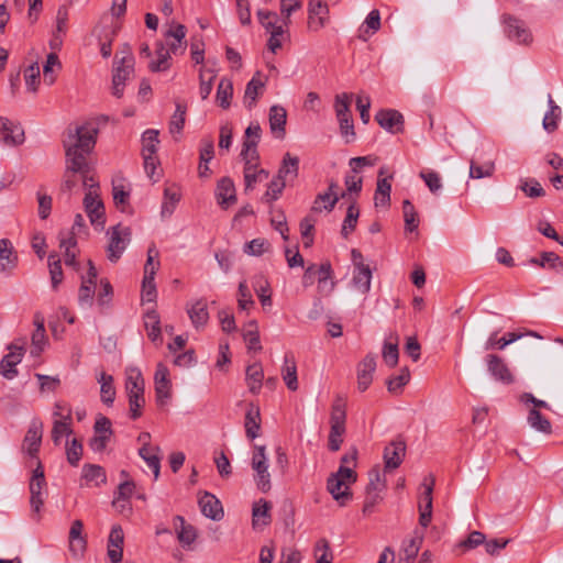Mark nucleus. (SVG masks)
I'll return each instance as SVG.
<instances>
[{"mask_svg":"<svg viewBox=\"0 0 563 563\" xmlns=\"http://www.w3.org/2000/svg\"><path fill=\"white\" fill-rule=\"evenodd\" d=\"M97 133V128L91 123L76 126L74 131H69L64 141L67 162L63 181L64 190L74 191L79 181L84 186L85 175H93L86 155L95 147Z\"/></svg>","mask_w":563,"mask_h":563,"instance_id":"nucleus-1","label":"nucleus"},{"mask_svg":"<svg viewBox=\"0 0 563 563\" xmlns=\"http://www.w3.org/2000/svg\"><path fill=\"white\" fill-rule=\"evenodd\" d=\"M84 189L86 190L84 198L85 211L93 227L103 229L106 222L104 206L99 194V181L95 175H85Z\"/></svg>","mask_w":563,"mask_h":563,"instance_id":"nucleus-2","label":"nucleus"},{"mask_svg":"<svg viewBox=\"0 0 563 563\" xmlns=\"http://www.w3.org/2000/svg\"><path fill=\"white\" fill-rule=\"evenodd\" d=\"M355 481L356 473L352 467L341 465L338 472L328 478L327 489L341 506H344L352 497L349 485Z\"/></svg>","mask_w":563,"mask_h":563,"instance_id":"nucleus-3","label":"nucleus"},{"mask_svg":"<svg viewBox=\"0 0 563 563\" xmlns=\"http://www.w3.org/2000/svg\"><path fill=\"white\" fill-rule=\"evenodd\" d=\"M252 470L255 472L254 482L257 488L267 493L272 488L271 474L268 472V459L266 456L265 445H254L252 460Z\"/></svg>","mask_w":563,"mask_h":563,"instance_id":"nucleus-4","label":"nucleus"},{"mask_svg":"<svg viewBox=\"0 0 563 563\" xmlns=\"http://www.w3.org/2000/svg\"><path fill=\"white\" fill-rule=\"evenodd\" d=\"M107 234L109 235L107 257L110 262L115 263L131 241V229L119 223L110 228Z\"/></svg>","mask_w":563,"mask_h":563,"instance_id":"nucleus-5","label":"nucleus"},{"mask_svg":"<svg viewBox=\"0 0 563 563\" xmlns=\"http://www.w3.org/2000/svg\"><path fill=\"white\" fill-rule=\"evenodd\" d=\"M351 98L352 93L343 92L336 95L334 100V110L340 124V131L346 137V142H350L355 136L350 110Z\"/></svg>","mask_w":563,"mask_h":563,"instance_id":"nucleus-6","label":"nucleus"},{"mask_svg":"<svg viewBox=\"0 0 563 563\" xmlns=\"http://www.w3.org/2000/svg\"><path fill=\"white\" fill-rule=\"evenodd\" d=\"M25 339H19L8 345L9 353L0 362V374L5 379H13L18 376L16 365L21 363L25 354Z\"/></svg>","mask_w":563,"mask_h":563,"instance_id":"nucleus-7","label":"nucleus"},{"mask_svg":"<svg viewBox=\"0 0 563 563\" xmlns=\"http://www.w3.org/2000/svg\"><path fill=\"white\" fill-rule=\"evenodd\" d=\"M115 56L114 70L112 76V95L117 98L123 96L125 81L130 78L134 70V58L130 53L117 60Z\"/></svg>","mask_w":563,"mask_h":563,"instance_id":"nucleus-8","label":"nucleus"},{"mask_svg":"<svg viewBox=\"0 0 563 563\" xmlns=\"http://www.w3.org/2000/svg\"><path fill=\"white\" fill-rule=\"evenodd\" d=\"M257 18L260 23L264 26V29L271 34L267 46L272 53H276L277 49L282 47L283 38L285 34V24H275L273 21H267L268 18L278 19L276 12H272L268 10H258Z\"/></svg>","mask_w":563,"mask_h":563,"instance_id":"nucleus-9","label":"nucleus"},{"mask_svg":"<svg viewBox=\"0 0 563 563\" xmlns=\"http://www.w3.org/2000/svg\"><path fill=\"white\" fill-rule=\"evenodd\" d=\"M46 486V481L44 476V471L41 462H38L37 467L33 471V475L30 481V504L32 511L36 515L40 514L41 507L44 504L43 499V489Z\"/></svg>","mask_w":563,"mask_h":563,"instance_id":"nucleus-10","label":"nucleus"},{"mask_svg":"<svg viewBox=\"0 0 563 563\" xmlns=\"http://www.w3.org/2000/svg\"><path fill=\"white\" fill-rule=\"evenodd\" d=\"M434 479L432 477L424 478L421 487L423 492L419 497V523L421 527L427 528L432 519V493H433Z\"/></svg>","mask_w":563,"mask_h":563,"instance_id":"nucleus-11","label":"nucleus"},{"mask_svg":"<svg viewBox=\"0 0 563 563\" xmlns=\"http://www.w3.org/2000/svg\"><path fill=\"white\" fill-rule=\"evenodd\" d=\"M308 27L318 32L324 27L329 19V8L324 0H310L308 5Z\"/></svg>","mask_w":563,"mask_h":563,"instance_id":"nucleus-12","label":"nucleus"},{"mask_svg":"<svg viewBox=\"0 0 563 563\" xmlns=\"http://www.w3.org/2000/svg\"><path fill=\"white\" fill-rule=\"evenodd\" d=\"M69 552L75 559L82 558L87 549V537L84 534V523L77 519L71 522L68 533Z\"/></svg>","mask_w":563,"mask_h":563,"instance_id":"nucleus-13","label":"nucleus"},{"mask_svg":"<svg viewBox=\"0 0 563 563\" xmlns=\"http://www.w3.org/2000/svg\"><path fill=\"white\" fill-rule=\"evenodd\" d=\"M338 188L339 185L334 180H331L329 183L328 190L316 196L310 209L311 213H318L322 211L331 212L341 198V196L338 195Z\"/></svg>","mask_w":563,"mask_h":563,"instance_id":"nucleus-14","label":"nucleus"},{"mask_svg":"<svg viewBox=\"0 0 563 563\" xmlns=\"http://www.w3.org/2000/svg\"><path fill=\"white\" fill-rule=\"evenodd\" d=\"M504 23L506 25L505 32L508 38L526 45H529L532 42V35L522 21L507 15L504 18Z\"/></svg>","mask_w":563,"mask_h":563,"instance_id":"nucleus-15","label":"nucleus"},{"mask_svg":"<svg viewBox=\"0 0 563 563\" xmlns=\"http://www.w3.org/2000/svg\"><path fill=\"white\" fill-rule=\"evenodd\" d=\"M43 435V423L33 419L23 440V450L32 457H36Z\"/></svg>","mask_w":563,"mask_h":563,"instance_id":"nucleus-16","label":"nucleus"},{"mask_svg":"<svg viewBox=\"0 0 563 563\" xmlns=\"http://www.w3.org/2000/svg\"><path fill=\"white\" fill-rule=\"evenodd\" d=\"M375 120L377 123L390 133H398L402 131L404 126V117L402 114L394 109H383L379 110Z\"/></svg>","mask_w":563,"mask_h":563,"instance_id":"nucleus-17","label":"nucleus"},{"mask_svg":"<svg viewBox=\"0 0 563 563\" xmlns=\"http://www.w3.org/2000/svg\"><path fill=\"white\" fill-rule=\"evenodd\" d=\"M154 383L157 400L163 404L164 400L170 398L172 395L169 371L163 363H158L156 366Z\"/></svg>","mask_w":563,"mask_h":563,"instance_id":"nucleus-18","label":"nucleus"},{"mask_svg":"<svg viewBox=\"0 0 563 563\" xmlns=\"http://www.w3.org/2000/svg\"><path fill=\"white\" fill-rule=\"evenodd\" d=\"M376 369V358L373 354L366 355L357 365V388L365 391L373 380Z\"/></svg>","mask_w":563,"mask_h":563,"instance_id":"nucleus-19","label":"nucleus"},{"mask_svg":"<svg viewBox=\"0 0 563 563\" xmlns=\"http://www.w3.org/2000/svg\"><path fill=\"white\" fill-rule=\"evenodd\" d=\"M262 135V129L258 122H252L245 130L243 148L241 156H252L258 158L257 144Z\"/></svg>","mask_w":563,"mask_h":563,"instance_id":"nucleus-20","label":"nucleus"},{"mask_svg":"<svg viewBox=\"0 0 563 563\" xmlns=\"http://www.w3.org/2000/svg\"><path fill=\"white\" fill-rule=\"evenodd\" d=\"M124 533L120 526H113L108 539V558L111 563H119L123 555Z\"/></svg>","mask_w":563,"mask_h":563,"instance_id":"nucleus-21","label":"nucleus"},{"mask_svg":"<svg viewBox=\"0 0 563 563\" xmlns=\"http://www.w3.org/2000/svg\"><path fill=\"white\" fill-rule=\"evenodd\" d=\"M486 363L489 374L498 382L504 384H510L514 377L504 362V360L496 354H488L486 356Z\"/></svg>","mask_w":563,"mask_h":563,"instance_id":"nucleus-22","label":"nucleus"},{"mask_svg":"<svg viewBox=\"0 0 563 563\" xmlns=\"http://www.w3.org/2000/svg\"><path fill=\"white\" fill-rule=\"evenodd\" d=\"M0 131L3 143L7 145L14 146L24 142L23 129L7 118L0 117Z\"/></svg>","mask_w":563,"mask_h":563,"instance_id":"nucleus-23","label":"nucleus"},{"mask_svg":"<svg viewBox=\"0 0 563 563\" xmlns=\"http://www.w3.org/2000/svg\"><path fill=\"white\" fill-rule=\"evenodd\" d=\"M216 198L222 209H228L235 203V186L231 178L223 177L217 184Z\"/></svg>","mask_w":563,"mask_h":563,"instance_id":"nucleus-24","label":"nucleus"},{"mask_svg":"<svg viewBox=\"0 0 563 563\" xmlns=\"http://www.w3.org/2000/svg\"><path fill=\"white\" fill-rule=\"evenodd\" d=\"M406 453V444L401 440H395L390 442L384 450V461H385V467L387 470H395L397 468Z\"/></svg>","mask_w":563,"mask_h":563,"instance_id":"nucleus-25","label":"nucleus"},{"mask_svg":"<svg viewBox=\"0 0 563 563\" xmlns=\"http://www.w3.org/2000/svg\"><path fill=\"white\" fill-rule=\"evenodd\" d=\"M269 129L276 139L283 140L286 134L287 112L284 107L275 104L269 109Z\"/></svg>","mask_w":563,"mask_h":563,"instance_id":"nucleus-26","label":"nucleus"},{"mask_svg":"<svg viewBox=\"0 0 563 563\" xmlns=\"http://www.w3.org/2000/svg\"><path fill=\"white\" fill-rule=\"evenodd\" d=\"M34 325L35 330L32 333V347L30 354L33 357H38L44 351L45 344L47 342L44 327V317L42 314L36 313L34 316Z\"/></svg>","mask_w":563,"mask_h":563,"instance_id":"nucleus-27","label":"nucleus"},{"mask_svg":"<svg viewBox=\"0 0 563 563\" xmlns=\"http://www.w3.org/2000/svg\"><path fill=\"white\" fill-rule=\"evenodd\" d=\"M187 30L185 25L180 23H173L169 30L165 33V38L169 48H167L170 53L177 54L178 52L183 53L185 51L184 40L186 37Z\"/></svg>","mask_w":563,"mask_h":563,"instance_id":"nucleus-28","label":"nucleus"},{"mask_svg":"<svg viewBox=\"0 0 563 563\" xmlns=\"http://www.w3.org/2000/svg\"><path fill=\"white\" fill-rule=\"evenodd\" d=\"M266 85V79L260 71H256L252 79L247 82L244 92V104L246 108L252 109L256 103L258 96L262 93Z\"/></svg>","mask_w":563,"mask_h":563,"instance_id":"nucleus-29","label":"nucleus"},{"mask_svg":"<svg viewBox=\"0 0 563 563\" xmlns=\"http://www.w3.org/2000/svg\"><path fill=\"white\" fill-rule=\"evenodd\" d=\"M199 506L201 512L212 519V520H221L223 517V509L220 500L210 493H205L199 498Z\"/></svg>","mask_w":563,"mask_h":563,"instance_id":"nucleus-30","label":"nucleus"},{"mask_svg":"<svg viewBox=\"0 0 563 563\" xmlns=\"http://www.w3.org/2000/svg\"><path fill=\"white\" fill-rule=\"evenodd\" d=\"M144 327L147 332L148 339L155 344H162V329L158 312L153 308L144 313Z\"/></svg>","mask_w":563,"mask_h":563,"instance_id":"nucleus-31","label":"nucleus"},{"mask_svg":"<svg viewBox=\"0 0 563 563\" xmlns=\"http://www.w3.org/2000/svg\"><path fill=\"white\" fill-rule=\"evenodd\" d=\"M81 478L85 481L81 486H90L91 484L100 486L107 482L104 468L97 464H85L82 466Z\"/></svg>","mask_w":563,"mask_h":563,"instance_id":"nucleus-32","label":"nucleus"},{"mask_svg":"<svg viewBox=\"0 0 563 563\" xmlns=\"http://www.w3.org/2000/svg\"><path fill=\"white\" fill-rule=\"evenodd\" d=\"M77 241L74 236H64V232L59 233V247L65 251L64 261L67 266H70L75 269L79 268V264L77 262V252H76Z\"/></svg>","mask_w":563,"mask_h":563,"instance_id":"nucleus-33","label":"nucleus"},{"mask_svg":"<svg viewBox=\"0 0 563 563\" xmlns=\"http://www.w3.org/2000/svg\"><path fill=\"white\" fill-rule=\"evenodd\" d=\"M187 312L196 329L203 327L208 322L209 313L207 309V301L205 299H199L188 306Z\"/></svg>","mask_w":563,"mask_h":563,"instance_id":"nucleus-34","label":"nucleus"},{"mask_svg":"<svg viewBox=\"0 0 563 563\" xmlns=\"http://www.w3.org/2000/svg\"><path fill=\"white\" fill-rule=\"evenodd\" d=\"M244 427L245 434L250 440H254L260 435L261 415L257 406H254L253 404L250 405V408L245 413Z\"/></svg>","mask_w":563,"mask_h":563,"instance_id":"nucleus-35","label":"nucleus"},{"mask_svg":"<svg viewBox=\"0 0 563 563\" xmlns=\"http://www.w3.org/2000/svg\"><path fill=\"white\" fill-rule=\"evenodd\" d=\"M298 170L299 158L286 153L276 176L287 183L288 180H294L298 176Z\"/></svg>","mask_w":563,"mask_h":563,"instance_id":"nucleus-36","label":"nucleus"},{"mask_svg":"<svg viewBox=\"0 0 563 563\" xmlns=\"http://www.w3.org/2000/svg\"><path fill=\"white\" fill-rule=\"evenodd\" d=\"M174 520L178 541L184 547L194 543L197 538L196 529L191 525L186 523L184 517L181 516H176Z\"/></svg>","mask_w":563,"mask_h":563,"instance_id":"nucleus-37","label":"nucleus"},{"mask_svg":"<svg viewBox=\"0 0 563 563\" xmlns=\"http://www.w3.org/2000/svg\"><path fill=\"white\" fill-rule=\"evenodd\" d=\"M161 448L154 445L152 449L140 448L139 455L147 464L157 479L161 473Z\"/></svg>","mask_w":563,"mask_h":563,"instance_id":"nucleus-38","label":"nucleus"},{"mask_svg":"<svg viewBox=\"0 0 563 563\" xmlns=\"http://www.w3.org/2000/svg\"><path fill=\"white\" fill-rule=\"evenodd\" d=\"M264 379L263 367L260 363H254L249 365L245 372V380L249 387V390L256 395L260 393Z\"/></svg>","mask_w":563,"mask_h":563,"instance_id":"nucleus-39","label":"nucleus"},{"mask_svg":"<svg viewBox=\"0 0 563 563\" xmlns=\"http://www.w3.org/2000/svg\"><path fill=\"white\" fill-rule=\"evenodd\" d=\"M18 263V256L13 253L10 240H0V267L2 272L12 271Z\"/></svg>","mask_w":563,"mask_h":563,"instance_id":"nucleus-40","label":"nucleus"},{"mask_svg":"<svg viewBox=\"0 0 563 563\" xmlns=\"http://www.w3.org/2000/svg\"><path fill=\"white\" fill-rule=\"evenodd\" d=\"M271 503L265 499H260L254 504L252 510V523L254 528L267 526L271 522Z\"/></svg>","mask_w":563,"mask_h":563,"instance_id":"nucleus-41","label":"nucleus"},{"mask_svg":"<svg viewBox=\"0 0 563 563\" xmlns=\"http://www.w3.org/2000/svg\"><path fill=\"white\" fill-rule=\"evenodd\" d=\"M548 106L549 110L544 114L542 125L547 132L552 133L559 126V121L561 119V109L555 103L551 95L548 96Z\"/></svg>","mask_w":563,"mask_h":563,"instance_id":"nucleus-42","label":"nucleus"},{"mask_svg":"<svg viewBox=\"0 0 563 563\" xmlns=\"http://www.w3.org/2000/svg\"><path fill=\"white\" fill-rule=\"evenodd\" d=\"M422 539L423 534H418L416 532V536L413 538H411L408 541H405L398 563H413L416 556L419 553Z\"/></svg>","mask_w":563,"mask_h":563,"instance_id":"nucleus-43","label":"nucleus"},{"mask_svg":"<svg viewBox=\"0 0 563 563\" xmlns=\"http://www.w3.org/2000/svg\"><path fill=\"white\" fill-rule=\"evenodd\" d=\"M316 275L320 291L331 292L334 289L333 271L329 262L322 263L320 266L316 265Z\"/></svg>","mask_w":563,"mask_h":563,"instance_id":"nucleus-44","label":"nucleus"},{"mask_svg":"<svg viewBox=\"0 0 563 563\" xmlns=\"http://www.w3.org/2000/svg\"><path fill=\"white\" fill-rule=\"evenodd\" d=\"M527 422L528 424L534 429L536 431L543 433V434H551L552 433V424L549 419H547L540 410H537L536 408H531L527 416Z\"/></svg>","mask_w":563,"mask_h":563,"instance_id":"nucleus-45","label":"nucleus"},{"mask_svg":"<svg viewBox=\"0 0 563 563\" xmlns=\"http://www.w3.org/2000/svg\"><path fill=\"white\" fill-rule=\"evenodd\" d=\"M282 376L288 389L291 391L298 389L297 366L294 356L285 355Z\"/></svg>","mask_w":563,"mask_h":563,"instance_id":"nucleus-46","label":"nucleus"},{"mask_svg":"<svg viewBox=\"0 0 563 563\" xmlns=\"http://www.w3.org/2000/svg\"><path fill=\"white\" fill-rule=\"evenodd\" d=\"M97 379L100 384L101 401L108 406L112 405L115 398L113 377L106 372H101Z\"/></svg>","mask_w":563,"mask_h":563,"instance_id":"nucleus-47","label":"nucleus"},{"mask_svg":"<svg viewBox=\"0 0 563 563\" xmlns=\"http://www.w3.org/2000/svg\"><path fill=\"white\" fill-rule=\"evenodd\" d=\"M391 185L387 178H378L374 195L375 207L387 208L390 205Z\"/></svg>","mask_w":563,"mask_h":563,"instance_id":"nucleus-48","label":"nucleus"},{"mask_svg":"<svg viewBox=\"0 0 563 563\" xmlns=\"http://www.w3.org/2000/svg\"><path fill=\"white\" fill-rule=\"evenodd\" d=\"M372 271L369 267L354 268L352 284L361 294H367L371 289Z\"/></svg>","mask_w":563,"mask_h":563,"instance_id":"nucleus-49","label":"nucleus"},{"mask_svg":"<svg viewBox=\"0 0 563 563\" xmlns=\"http://www.w3.org/2000/svg\"><path fill=\"white\" fill-rule=\"evenodd\" d=\"M243 339L250 351L258 352L262 350L258 325L255 320H251L245 324L243 330Z\"/></svg>","mask_w":563,"mask_h":563,"instance_id":"nucleus-50","label":"nucleus"},{"mask_svg":"<svg viewBox=\"0 0 563 563\" xmlns=\"http://www.w3.org/2000/svg\"><path fill=\"white\" fill-rule=\"evenodd\" d=\"M156 59L152 60L148 64V68L153 73L167 70L170 66V52L165 47V45L159 42L156 44Z\"/></svg>","mask_w":563,"mask_h":563,"instance_id":"nucleus-51","label":"nucleus"},{"mask_svg":"<svg viewBox=\"0 0 563 563\" xmlns=\"http://www.w3.org/2000/svg\"><path fill=\"white\" fill-rule=\"evenodd\" d=\"M358 217L360 209L354 199L346 210V216L342 224L341 234L344 239H347L349 235L355 230Z\"/></svg>","mask_w":563,"mask_h":563,"instance_id":"nucleus-52","label":"nucleus"},{"mask_svg":"<svg viewBox=\"0 0 563 563\" xmlns=\"http://www.w3.org/2000/svg\"><path fill=\"white\" fill-rule=\"evenodd\" d=\"M233 96V85L232 81L228 78H222L218 85L217 89V103L222 109H228L231 106V99Z\"/></svg>","mask_w":563,"mask_h":563,"instance_id":"nucleus-53","label":"nucleus"},{"mask_svg":"<svg viewBox=\"0 0 563 563\" xmlns=\"http://www.w3.org/2000/svg\"><path fill=\"white\" fill-rule=\"evenodd\" d=\"M380 29V13L377 9L372 10L361 26L360 37L364 41Z\"/></svg>","mask_w":563,"mask_h":563,"instance_id":"nucleus-54","label":"nucleus"},{"mask_svg":"<svg viewBox=\"0 0 563 563\" xmlns=\"http://www.w3.org/2000/svg\"><path fill=\"white\" fill-rule=\"evenodd\" d=\"M399 352H398V338L389 336L385 340L383 346V358L384 362L389 367H395L398 363Z\"/></svg>","mask_w":563,"mask_h":563,"instance_id":"nucleus-55","label":"nucleus"},{"mask_svg":"<svg viewBox=\"0 0 563 563\" xmlns=\"http://www.w3.org/2000/svg\"><path fill=\"white\" fill-rule=\"evenodd\" d=\"M158 130L148 129L142 134V156L156 155L158 140Z\"/></svg>","mask_w":563,"mask_h":563,"instance_id":"nucleus-56","label":"nucleus"},{"mask_svg":"<svg viewBox=\"0 0 563 563\" xmlns=\"http://www.w3.org/2000/svg\"><path fill=\"white\" fill-rule=\"evenodd\" d=\"M244 159V181L245 189H252L254 185L257 183V161L258 158H253L252 156H242Z\"/></svg>","mask_w":563,"mask_h":563,"instance_id":"nucleus-57","label":"nucleus"},{"mask_svg":"<svg viewBox=\"0 0 563 563\" xmlns=\"http://www.w3.org/2000/svg\"><path fill=\"white\" fill-rule=\"evenodd\" d=\"M495 173V163L493 161L486 162L482 165L477 164L474 159L470 162V178L482 179L492 177Z\"/></svg>","mask_w":563,"mask_h":563,"instance_id":"nucleus-58","label":"nucleus"},{"mask_svg":"<svg viewBox=\"0 0 563 563\" xmlns=\"http://www.w3.org/2000/svg\"><path fill=\"white\" fill-rule=\"evenodd\" d=\"M159 252L155 244H151L147 250V258L144 265V277L155 278L161 263L158 260Z\"/></svg>","mask_w":563,"mask_h":563,"instance_id":"nucleus-59","label":"nucleus"},{"mask_svg":"<svg viewBox=\"0 0 563 563\" xmlns=\"http://www.w3.org/2000/svg\"><path fill=\"white\" fill-rule=\"evenodd\" d=\"M522 335L516 332H509L505 336L497 339V332H494L485 343V350H493L498 347L499 350L505 349L510 343L519 340Z\"/></svg>","mask_w":563,"mask_h":563,"instance_id":"nucleus-60","label":"nucleus"},{"mask_svg":"<svg viewBox=\"0 0 563 563\" xmlns=\"http://www.w3.org/2000/svg\"><path fill=\"white\" fill-rule=\"evenodd\" d=\"M101 289L97 296V305L100 313L106 312L110 308V303L113 296V289L111 284L107 279L100 282Z\"/></svg>","mask_w":563,"mask_h":563,"instance_id":"nucleus-61","label":"nucleus"},{"mask_svg":"<svg viewBox=\"0 0 563 563\" xmlns=\"http://www.w3.org/2000/svg\"><path fill=\"white\" fill-rule=\"evenodd\" d=\"M71 432V420H54L51 435L55 445H59L63 437H68Z\"/></svg>","mask_w":563,"mask_h":563,"instance_id":"nucleus-62","label":"nucleus"},{"mask_svg":"<svg viewBox=\"0 0 563 563\" xmlns=\"http://www.w3.org/2000/svg\"><path fill=\"white\" fill-rule=\"evenodd\" d=\"M345 402L342 398L338 397L332 405L330 424L331 427H345Z\"/></svg>","mask_w":563,"mask_h":563,"instance_id":"nucleus-63","label":"nucleus"},{"mask_svg":"<svg viewBox=\"0 0 563 563\" xmlns=\"http://www.w3.org/2000/svg\"><path fill=\"white\" fill-rule=\"evenodd\" d=\"M314 558L317 563H332L333 554L330 544L325 539H320L314 545Z\"/></svg>","mask_w":563,"mask_h":563,"instance_id":"nucleus-64","label":"nucleus"}]
</instances>
